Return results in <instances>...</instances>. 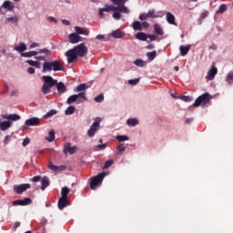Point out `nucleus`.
Instances as JSON below:
<instances>
[{"mask_svg":"<svg viewBox=\"0 0 233 233\" xmlns=\"http://www.w3.org/2000/svg\"><path fill=\"white\" fill-rule=\"evenodd\" d=\"M137 83H139V78L128 80V85H131L132 86H135V85H137Z\"/></svg>","mask_w":233,"mask_h":233,"instance_id":"nucleus-52","label":"nucleus"},{"mask_svg":"<svg viewBox=\"0 0 233 233\" xmlns=\"http://www.w3.org/2000/svg\"><path fill=\"white\" fill-rule=\"evenodd\" d=\"M3 119H9L10 121H19V119H21V116L17 114L4 115Z\"/></svg>","mask_w":233,"mask_h":233,"instance_id":"nucleus-20","label":"nucleus"},{"mask_svg":"<svg viewBox=\"0 0 233 233\" xmlns=\"http://www.w3.org/2000/svg\"><path fill=\"white\" fill-rule=\"evenodd\" d=\"M111 35L112 37H114V39H121L125 37V32H122L121 30L116 29L115 31H112Z\"/></svg>","mask_w":233,"mask_h":233,"instance_id":"nucleus-19","label":"nucleus"},{"mask_svg":"<svg viewBox=\"0 0 233 233\" xmlns=\"http://www.w3.org/2000/svg\"><path fill=\"white\" fill-rule=\"evenodd\" d=\"M53 66L52 62H45L43 65V72H52Z\"/></svg>","mask_w":233,"mask_h":233,"instance_id":"nucleus-28","label":"nucleus"},{"mask_svg":"<svg viewBox=\"0 0 233 233\" xmlns=\"http://www.w3.org/2000/svg\"><path fill=\"white\" fill-rule=\"evenodd\" d=\"M134 64L137 66H145V62L142 59H137L135 60Z\"/></svg>","mask_w":233,"mask_h":233,"instance_id":"nucleus-50","label":"nucleus"},{"mask_svg":"<svg viewBox=\"0 0 233 233\" xmlns=\"http://www.w3.org/2000/svg\"><path fill=\"white\" fill-rule=\"evenodd\" d=\"M211 99H212V96H210L209 93H205V94L201 95L200 96H198L195 100L193 106L195 108L198 106H201V105H203V106H205V105H207L208 103H210Z\"/></svg>","mask_w":233,"mask_h":233,"instance_id":"nucleus-3","label":"nucleus"},{"mask_svg":"<svg viewBox=\"0 0 233 233\" xmlns=\"http://www.w3.org/2000/svg\"><path fill=\"white\" fill-rule=\"evenodd\" d=\"M133 30H138L139 32H141V30H143V26H141V22L139 21L133 22Z\"/></svg>","mask_w":233,"mask_h":233,"instance_id":"nucleus-35","label":"nucleus"},{"mask_svg":"<svg viewBox=\"0 0 233 233\" xmlns=\"http://www.w3.org/2000/svg\"><path fill=\"white\" fill-rule=\"evenodd\" d=\"M147 17H151V19H157V17H159V15H156V11L149 10L147 12Z\"/></svg>","mask_w":233,"mask_h":233,"instance_id":"nucleus-40","label":"nucleus"},{"mask_svg":"<svg viewBox=\"0 0 233 233\" xmlns=\"http://www.w3.org/2000/svg\"><path fill=\"white\" fill-rule=\"evenodd\" d=\"M113 5H116L117 6H121V5H125L127 0H111Z\"/></svg>","mask_w":233,"mask_h":233,"instance_id":"nucleus-44","label":"nucleus"},{"mask_svg":"<svg viewBox=\"0 0 233 233\" xmlns=\"http://www.w3.org/2000/svg\"><path fill=\"white\" fill-rule=\"evenodd\" d=\"M50 186V180H48V177H44L41 180V188L42 190H46L47 187Z\"/></svg>","mask_w":233,"mask_h":233,"instance_id":"nucleus-24","label":"nucleus"},{"mask_svg":"<svg viewBox=\"0 0 233 233\" xmlns=\"http://www.w3.org/2000/svg\"><path fill=\"white\" fill-rule=\"evenodd\" d=\"M46 139L49 143H52L56 139V131H54V129H51L49 131V136L47 137H46Z\"/></svg>","mask_w":233,"mask_h":233,"instance_id":"nucleus-29","label":"nucleus"},{"mask_svg":"<svg viewBox=\"0 0 233 233\" xmlns=\"http://www.w3.org/2000/svg\"><path fill=\"white\" fill-rule=\"evenodd\" d=\"M7 21L9 23L15 24V23H17L19 21V18L17 16H13V17L7 18Z\"/></svg>","mask_w":233,"mask_h":233,"instance_id":"nucleus-53","label":"nucleus"},{"mask_svg":"<svg viewBox=\"0 0 233 233\" xmlns=\"http://www.w3.org/2000/svg\"><path fill=\"white\" fill-rule=\"evenodd\" d=\"M206 17H208V11L203 12L200 15V19L201 20L206 19Z\"/></svg>","mask_w":233,"mask_h":233,"instance_id":"nucleus-56","label":"nucleus"},{"mask_svg":"<svg viewBox=\"0 0 233 233\" xmlns=\"http://www.w3.org/2000/svg\"><path fill=\"white\" fill-rule=\"evenodd\" d=\"M99 130V122H94L91 127L87 131V136L89 137H94L96 136V132Z\"/></svg>","mask_w":233,"mask_h":233,"instance_id":"nucleus-8","label":"nucleus"},{"mask_svg":"<svg viewBox=\"0 0 233 233\" xmlns=\"http://www.w3.org/2000/svg\"><path fill=\"white\" fill-rule=\"evenodd\" d=\"M116 139H117L120 143H122L123 141H128V137L118 135V136H116Z\"/></svg>","mask_w":233,"mask_h":233,"instance_id":"nucleus-48","label":"nucleus"},{"mask_svg":"<svg viewBox=\"0 0 233 233\" xmlns=\"http://www.w3.org/2000/svg\"><path fill=\"white\" fill-rule=\"evenodd\" d=\"M139 19L140 21H147V19H148V14L147 13H143L139 15Z\"/></svg>","mask_w":233,"mask_h":233,"instance_id":"nucleus-55","label":"nucleus"},{"mask_svg":"<svg viewBox=\"0 0 233 233\" xmlns=\"http://www.w3.org/2000/svg\"><path fill=\"white\" fill-rule=\"evenodd\" d=\"M10 127H12V122L10 120L4 121L0 124V128L3 132H5V130H8Z\"/></svg>","mask_w":233,"mask_h":233,"instance_id":"nucleus-23","label":"nucleus"},{"mask_svg":"<svg viewBox=\"0 0 233 233\" xmlns=\"http://www.w3.org/2000/svg\"><path fill=\"white\" fill-rule=\"evenodd\" d=\"M48 168L49 170H53V172H63L64 170H66V166H56L49 163Z\"/></svg>","mask_w":233,"mask_h":233,"instance_id":"nucleus-13","label":"nucleus"},{"mask_svg":"<svg viewBox=\"0 0 233 233\" xmlns=\"http://www.w3.org/2000/svg\"><path fill=\"white\" fill-rule=\"evenodd\" d=\"M23 147H26L27 145H30V138L25 137L22 143Z\"/></svg>","mask_w":233,"mask_h":233,"instance_id":"nucleus-57","label":"nucleus"},{"mask_svg":"<svg viewBox=\"0 0 233 233\" xmlns=\"http://www.w3.org/2000/svg\"><path fill=\"white\" fill-rule=\"evenodd\" d=\"M41 123V120L37 117H31L25 121L27 127H37Z\"/></svg>","mask_w":233,"mask_h":233,"instance_id":"nucleus-14","label":"nucleus"},{"mask_svg":"<svg viewBox=\"0 0 233 233\" xmlns=\"http://www.w3.org/2000/svg\"><path fill=\"white\" fill-rule=\"evenodd\" d=\"M166 20L169 25H174L175 26H177V23H176V16L174 15V14L167 12Z\"/></svg>","mask_w":233,"mask_h":233,"instance_id":"nucleus-11","label":"nucleus"},{"mask_svg":"<svg viewBox=\"0 0 233 233\" xmlns=\"http://www.w3.org/2000/svg\"><path fill=\"white\" fill-rule=\"evenodd\" d=\"M96 148L98 149V150H105V148H106V144H98L97 146H96Z\"/></svg>","mask_w":233,"mask_h":233,"instance_id":"nucleus-58","label":"nucleus"},{"mask_svg":"<svg viewBox=\"0 0 233 233\" xmlns=\"http://www.w3.org/2000/svg\"><path fill=\"white\" fill-rule=\"evenodd\" d=\"M94 101H95L96 103H103V101H105V95H103V94L97 95V96L94 98Z\"/></svg>","mask_w":233,"mask_h":233,"instance_id":"nucleus-38","label":"nucleus"},{"mask_svg":"<svg viewBox=\"0 0 233 233\" xmlns=\"http://www.w3.org/2000/svg\"><path fill=\"white\" fill-rule=\"evenodd\" d=\"M154 30L156 34H157V35H163L164 34L163 28H161V25H159L158 24L154 25Z\"/></svg>","mask_w":233,"mask_h":233,"instance_id":"nucleus-34","label":"nucleus"},{"mask_svg":"<svg viewBox=\"0 0 233 233\" xmlns=\"http://www.w3.org/2000/svg\"><path fill=\"white\" fill-rule=\"evenodd\" d=\"M56 90L59 94H65V92H66V86H65V83L63 82H59L57 83L56 80Z\"/></svg>","mask_w":233,"mask_h":233,"instance_id":"nucleus-21","label":"nucleus"},{"mask_svg":"<svg viewBox=\"0 0 233 233\" xmlns=\"http://www.w3.org/2000/svg\"><path fill=\"white\" fill-rule=\"evenodd\" d=\"M14 50H16V52L23 54V52H25L26 50V44L21 42L17 46L14 48Z\"/></svg>","mask_w":233,"mask_h":233,"instance_id":"nucleus-25","label":"nucleus"},{"mask_svg":"<svg viewBox=\"0 0 233 233\" xmlns=\"http://www.w3.org/2000/svg\"><path fill=\"white\" fill-rule=\"evenodd\" d=\"M86 88H88V86H86V84H80L76 87V90H77V92H83V90H86Z\"/></svg>","mask_w":233,"mask_h":233,"instance_id":"nucleus-46","label":"nucleus"},{"mask_svg":"<svg viewBox=\"0 0 233 233\" xmlns=\"http://www.w3.org/2000/svg\"><path fill=\"white\" fill-rule=\"evenodd\" d=\"M57 205H58V208H59L60 210H63V208H65L66 207H68V198H62V197H61V198L58 199Z\"/></svg>","mask_w":233,"mask_h":233,"instance_id":"nucleus-17","label":"nucleus"},{"mask_svg":"<svg viewBox=\"0 0 233 233\" xmlns=\"http://www.w3.org/2000/svg\"><path fill=\"white\" fill-rule=\"evenodd\" d=\"M52 66H53L54 72H59L63 70V66L61 65V62L57 60H55L52 62Z\"/></svg>","mask_w":233,"mask_h":233,"instance_id":"nucleus-22","label":"nucleus"},{"mask_svg":"<svg viewBox=\"0 0 233 233\" xmlns=\"http://www.w3.org/2000/svg\"><path fill=\"white\" fill-rule=\"evenodd\" d=\"M113 163H114L113 159H109V160L106 161V163L103 167V170H106V168H110V167H112Z\"/></svg>","mask_w":233,"mask_h":233,"instance_id":"nucleus-41","label":"nucleus"},{"mask_svg":"<svg viewBox=\"0 0 233 233\" xmlns=\"http://www.w3.org/2000/svg\"><path fill=\"white\" fill-rule=\"evenodd\" d=\"M180 99L185 101V103H190V101H192V98L188 96H181Z\"/></svg>","mask_w":233,"mask_h":233,"instance_id":"nucleus-51","label":"nucleus"},{"mask_svg":"<svg viewBox=\"0 0 233 233\" xmlns=\"http://www.w3.org/2000/svg\"><path fill=\"white\" fill-rule=\"evenodd\" d=\"M74 112H76V106H70L66 108V110L65 111V114L66 116H72Z\"/></svg>","mask_w":233,"mask_h":233,"instance_id":"nucleus-37","label":"nucleus"},{"mask_svg":"<svg viewBox=\"0 0 233 233\" xmlns=\"http://www.w3.org/2000/svg\"><path fill=\"white\" fill-rule=\"evenodd\" d=\"M179 50H180L181 56H187V54L190 52V46H181L179 47Z\"/></svg>","mask_w":233,"mask_h":233,"instance_id":"nucleus-30","label":"nucleus"},{"mask_svg":"<svg viewBox=\"0 0 233 233\" xmlns=\"http://www.w3.org/2000/svg\"><path fill=\"white\" fill-rule=\"evenodd\" d=\"M37 46H39V44L33 43V44L30 45L29 48H37Z\"/></svg>","mask_w":233,"mask_h":233,"instance_id":"nucleus-64","label":"nucleus"},{"mask_svg":"<svg viewBox=\"0 0 233 233\" xmlns=\"http://www.w3.org/2000/svg\"><path fill=\"white\" fill-rule=\"evenodd\" d=\"M27 72L28 74H35V69L34 67H28Z\"/></svg>","mask_w":233,"mask_h":233,"instance_id":"nucleus-63","label":"nucleus"},{"mask_svg":"<svg viewBox=\"0 0 233 233\" xmlns=\"http://www.w3.org/2000/svg\"><path fill=\"white\" fill-rule=\"evenodd\" d=\"M19 227H21V222H15L14 224V227H13V230H17V228H19Z\"/></svg>","mask_w":233,"mask_h":233,"instance_id":"nucleus-60","label":"nucleus"},{"mask_svg":"<svg viewBox=\"0 0 233 233\" xmlns=\"http://www.w3.org/2000/svg\"><path fill=\"white\" fill-rule=\"evenodd\" d=\"M70 193V188L64 187L61 190V198L68 199V194Z\"/></svg>","mask_w":233,"mask_h":233,"instance_id":"nucleus-31","label":"nucleus"},{"mask_svg":"<svg viewBox=\"0 0 233 233\" xmlns=\"http://www.w3.org/2000/svg\"><path fill=\"white\" fill-rule=\"evenodd\" d=\"M225 12H227V5L222 4L217 11V14H225Z\"/></svg>","mask_w":233,"mask_h":233,"instance_id":"nucleus-39","label":"nucleus"},{"mask_svg":"<svg viewBox=\"0 0 233 233\" xmlns=\"http://www.w3.org/2000/svg\"><path fill=\"white\" fill-rule=\"evenodd\" d=\"M4 8H5V10H14V5H12V3L8 0H5L4 2V5H3Z\"/></svg>","mask_w":233,"mask_h":233,"instance_id":"nucleus-36","label":"nucleus"},{"mask_svg":"<svg viewBox=\"0 0 233 233\" xmlns=\"http://www.w3.org/2000/svg\"><path fill=\"white\" fill-rule=\"evenodd\" d=\"M32 199L30 198H25L24 199H17L13 201V205H19L20 207H26V205H31Z\"/></svg>","mask_w":233,"mask_h":233,"instance_id":"nucleus-9","label":"nucleus"},{"mask_svg":"<svg viewBox=\"0 0 233 233\" xmlns=\"http://www.w3.org/2000/svg\"><path fill=\"white\" fill-rule=\"evenodd\" d=\"M127 124L129 127H136V125H139V120H137V118H129L127 119Z\"/></svg>","mask_w":233,"mask_h":233,"instance_id":"nucleus-32","label":"nucleus"},{"mask_svg":"<svg viewBox=\"0 0 233 233\" xmlns=\"http://www.w3.org/2000/svg\"><path fill=\"white\" fill-rule=\"evenodd\" d=\"M157 56V51L156 50L147 53V57L149 59V61H154Z\"/></svg>","mask_w":233,"mask_h":233,"instance_id":"nucleus-33","label":"nucleus"},{"mask_svg":"<svg viewBox=\"0 0 233 233\" xmlns=\"http://www.w3.org/2000/svg\"><path fill=\"white\" fill-rule=\"evenodd\" d=\"M30 188V184H20L14 186V191L15 194H23V192H25V190H28Z\"/></svg>","mask_w":233,"mask_h":233,"instance_id":"nucleus-7","label":"nucleus"},{"mask_svg":"<svg viewBox=\"0 0 233 233\" xmlns=\"http://www.w3.org/2000/svg\"><path fill=\"white\" fill-rule=\"evenodd\" d=\"M125 144H120L116 148V154H121L122 152H125L126 150Z\"/></svg>","mask_w":233,"mask_h":233,"instance_id":"nucleus-43","label":"nucleus"},{"mask_svg":"<svg viewBox=\"0 0 233 233\" xmlns=\"http://www.w3.org/2000/svg\"><path fill=\"white\" fill-rule=\"evenodd\" d=\"M136 39H138L139 41H147V39H148V35L145 34L143 32L137 33L135 35Z\"/></svg>","mask_w":233,"mask_h":233,"instance_id":"nucleus-26","label":"nucleus"},{"mask_svg":"<svg viewBox=\"0 0 233 233\" xmlns=\"http://www.w3.org/2000/svg\"><path fill=\"white\" fill-rule=\"evenodd\" d=\"M77 99H81L83 102L86 101V92H81L78 95H76Z\"/></svg>","mask_w":233,"mask_h":233,"instance_id":"nucleus-42","label":"nucleus"},{"mask_svg":"<svg viewBox=\"0 0 233 233\" xmlns=\"http://www.w3.org/2000/svg\"><path fill=\"white\" fill-rule=\"evenodd\" d=\"M228 85H232L233 83V73H228L226 79Z\"/></svg>","mask_w":233,"mask_h":233,"instance_id":"nucleus-45","label":"nucleus"},{"mask_svg":"<svg viewBox=\"0 0 233 233\" xmlns=\"http://www.w3.org/2000/svg\"><path fill=\"white\" fill-rule=\"evenodd\" d=\"M81 41V36L76 33H71L69 35V43L76 45Z\"/></svg>","mask_w":233,"mask_h":233,"instance_id":"nucleus-12","label":"nucleus"},{"mask_svg":"<svg viewBox=\"0 0 233 233\" xmlns=\"http://www.w3.org/2000/svg\"><path fill=\"white\" fill-rule=\"evenodd\" d=\"M26 63H27V65H29L30 66H35V63H37V61L27 60Z\"/></svg>","mask_w":233,"mask_h":233,"instance_id":"nucleus-59","label":"nucleus"},{"mask_svg":"<svg viewBox=\"0 0 233 233\" xmlns=\"http://www.w3.org/2000/svg\"><path fill=\"white\" fill-rule=\"evenodd\" d=\"M75 32L79 35H88V31L84 29L83 27L75 26Z\"/></svg>","mask_w":233,"mask_h":233,"instance_id":"nucleus-27","label":"nucleus"},{"mask_svg":"<svg viewBox=\"0 0 233 233\" xmlns=\"http://www.w3.org/2000/svg\"><path fill=\"white\" fill-rule=\"evenodd\" d=\"M114 8H115L114 5H106L105 7L102 9L104 12H114Z\"/></svg>","mask_w":233,"mask_h":233,"instance_id":"nucleus-47","label":"nucleus"},{"mask_svg":"<svg viewBox=\"0 0 233 233\" xmlns=\"http://www.w3.org/2000/svg\"><path fill=\"white\" fill-rule=\"evenodd\" d=\"M113 10L114 12H118L119 14H128V7L126 6L125 4L118 6H115Z\"/></svg>","mask_w":233,"mask_h":233,"instance_id":"nucleus-15","label":"nucleus"},{"mask_svg":"<svg viewBox=\"0 0 233 233\" xmlns=\"http://www.w3.org/2000/svg\"><path fill=\"white\" fill-rule=\"evenodd\" d=\"M103 179H105V173H100L97 176L92 177L90 182L91 190H96V187H99V185L103 183Z\"/></svg>","mask_w":233,"mask_h":233,"instance_id":"nucleus-4","label":"nucleus"},{"mask_svg":"<svg viewBox=\"0 0 233 233\" xmlns=\"http://www.w3.org/2000/svg\"><path fill=\"white\" fill-rule=\"evenodd\" d=\"M44 84L42 86V94L44 96H46V94H50V88H53V86H56L57 85V80L53 79L50 76H44L42 77Z\"/></svg>","mask_w":233,"mask_h":233,"instance_id":"nucleus-2","label":"nucleus"},{"mask_svg":"<svg viewBox=\"0 0 233 233\" xmlns=\"http://www.w3.org/2000/svg\"><path fill=\"white\" fill-rule=\"evenodd\" d=\"M66 56L67 57V63L71 64L74 63L75 61H77V55L74 48L69 49L66 52Z\"/></svg>","mask_w":233,"mask_h":233,"instance_id":"nucleus-6","label":"nucleus"},{"mask_svg":"<svg viewBox=\"0 0 233 233\" xmlns=\"http://www.w3.org/2000/svg\"><path fill=\"white\" fill-rule=\"evenodd\" d=\"M141 26H142V30H143V28H148L150 26V24H148L147 22H143L141 24Z\"/></svg>","mask_w":233,"mask_h":233,"instance_id":"nucleus-62","label":"nucleus"},{"mask_svg":"<svg viewBox=\"0 0 233 233\" xmlns=\"http://www.w3.org/2000/svg\"><path fill=\"white\" fill-rule=\"evenodd\" d=\"M57 114V111L55 109H51L49 112L46 113L45 117H52V116H56Z\"/></svg>","mask_w":233,"mask_h":233,"instance_id":"nucleus-49","label":"nucleus"},{"mask_svg":"<svg viewBox=\"0 0 233 233\" xmlns=\"http://www.w3.org/2000/svg\"><path fill=\"white\" fill-rule=\"evenodd\" d=\"M218 75V69L216 68V66H212L209 71L208 72V75L206 76V80L207 81H212V79H214V77H216V76Z\"/></svg>","mask_w":233,"mask_h":233,"instance_id":"nucleus-10","label":"nucleus"},{"mask_svg":"<svg viewBox=\"0 0 233 233\" xmlns=\"http://www.w3.org/2000/svg\"><path fill=\"white\" fill-rule=\"evenodd\" d=\"M77 150V147H70V143H67L64 147V152L66 154L68 152L69 154H76V151Z\"/></svg>","mask_w":233,"mask_h":233,"instance_id":"nucleus-18","label":"nucleus"},{"mask_svg":"<svg viewBox=\"0 0 233 233\" xmlns=\"http://www.w3.org/2000/svg\"><path fill=\"white\" fill-rule=\"evenodd\" d=\"M41 180V176H35L32 178V181L34 183H37V181H40Z\"/></svg>","mask_w":233,"mask_h":233,"instance_id":"nucleus-61","label":"nucleus"},{"mask_svg":"<svg viewBox=\"0 0 233 233\" xmlns=\"http://www.w3.org/2000/svg\"><path fill=\"white\" fill-rule=\"evenodd\" d=\"M49 56H52V51L46 48L21 53L22 57H35L36 61H46Z\"/></svg>","mask_w":233,"mask_h":233,"instance_id":"nucleus-1","label":"nucleus"},{"mask_svg":"<svg viewBox=\"0 0 233 233\" xmlns=\"http://www.w3.org/2000/svg\"><path fill=\"white\" fill-rule=\"evenodd\" d=\"M73 50L76 52L78 57H85V56L88 54V47H86L85 43L76 46L75 47H73Z\"/></svg>","mask_w":233,"mask_h":233,"instance_id":"nucleus-5","label":"nucleus"},{"mask_svg":"<svg viewBox=\"0 0 233 233\" xmlns=\"http://www.w3.org/2000/svg\"><path fill=\"white\" fill-rule=\"evenodd\" d=\"M72 103H77V105H79V103H83L82 99L77 98V95H72L70 96L67 100H66V104L67 105H72Z\"/></svg>","mask_w":233,"mask_h":233,"instance_id":"nucleus-16","label":"nucleus"},{"mask_svg":"<svg viewBox=\"0 0 233 233\" xmlns=\"http://www.w3.org/2000/svg\"><path fill=\"white\" fill-rule=\"evenodd\" d=\"M113 17L114 19H116V21H119V19H121V13L115 11L113 14Z\"/></svg>","mask_w":233,"mask_h":233,"instance_id":"nucleus-54","label":"nucleus"}]
</instances>
